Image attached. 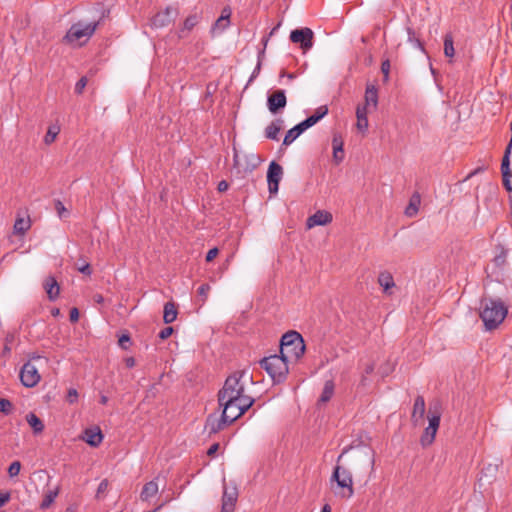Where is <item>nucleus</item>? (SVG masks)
Here are the masks:
<instances>
[{"instance_id": "nucleus-1", "label": "nucleus", "mask_w": 512, "mask_h": 512, "mask_svg": "<svg viewBox=\"0 0 512 512\" xmlns=\"http://www.w3.org/2000/svg\"><path fill=\"white\" fill-rule=\"evenodd\" d=\"M349 452V448H344L336 460L330 482L336 483L334 494L341 499H350L354 495L353 476L349 467L341 464L345 455Z\"/></svg>"}, {"instance_id": "nucleus-2", "label": "nucleus", "mask_w": 512, "mask_h": 512, "mask_svg": "<svg viewBox=\"0 0 512 512\" xmlns=\"http://www.w3.org/2000/svg\"><path fill=\"white\" fill-rule=\"evenodd\" d=\"M99 21L85 22L80 20L71 25L62 41L72 46H82L94 35Z\"/></svg>"}, {"instance_id": "nucleus-3", "label": "nucleus", "mask_w": 512, "mask_h": 512, "mask_svg": "<svg viewBox=\"0 0 512 512\" xmlns=\"http://www.w3.org/2000/svg\"><path fill=\"white\" fill-rule=\"evenodd\" d=\"M349 466L354 469L358 476L366 477L365 482H367L370 479V475L374 472V452L365 447L353 450L349 458Z\"/></svg>"}, {"instance_id": "nucleus-4", "label": "nucleus", "mask_w": 512, "mask_h": 512, "mask_svg": "<svg viewBox=\"0 0 512 512\" xmlns=\"http://www.w3.org/2000/svg\"><path fill=\"white\" fill-rule=\"evenodd\" d=\"M245 370L236 371L231 374L224 382L222 389L218 393V401H224L231 398L233 401H238L243 398H252L244 393V383L242 379L246 376Z\"/></svg>"}, {"instance_id": "nucleus-5", "label": "nucleus", "mask_w": 512, "mask_h": 512, "mask_svg": "<svg viewBox=\"0 0 512 512\" xmlns=\"http://www.w3.org/2000/svg\"><path fill=\"white\" fill-rule=\"evenodd\" d=\"M481 308L480 317L487 330L495 329L502 323L507 314L505 306L501 302L492 299L483 300Z\"/></svg>"}, {"instance_id": "nucleus-6", "label": "nucleus", "mask_w": 512, "mask_h": 512, "mask_svg": "<svg viewBox=\"0 0 512 512\" xmlns=\"http://www.w3.org/2000/svg\"><path fill=\"white\" fill-rule=\"evenodd\" d=\"M288 358L280 355H271L261 360V367L269 374L273 382L280 383L286 379L288 374Z\"/></svg>"}, {"instance_id": "nucleus-7", "label": "nucleus", "mask_w": 512, "mask_h": 512, "mask_svg": "<svg viewBox=\"0 0 512 512\" xmlns=\"http://www.w3.org/2000/svg\"><path fill=\"white\" fill-rule=\"evenodd\" d=\"M305 352V344L302 336L296 331H290L281 338L280 353L288 359L295 360L303 356Z\"/></svg>"}, {"instance_id": "nucleus-8", "label": "nucleus", "mask_w": 512, "mask_h": 512, "mask_svg": "<svg viewBox=\"0 0 512 512\" xmlns=\"http://www.w3.org/2000/svg\"><path fill=\"white\" fill-rule=\"evenodd\" d=\"M253 398H243L242 401H233L230 399L218 401L219 405L223 408V419L229 421V424L241 417L253 404Z\"/></svg>"}, {"instance_id": "nucleus-9", "label": "nucleus", "mask_w": 512, "mask_h": 512, "mask_svg": "<svg viewBox=\"0 0 512 512\" xmlns=\"http://www.w3.org/2000/svg\"><path fill=\"white\" fill-rule=\"evenodd\" d=\"M441 419L440 406L436 403L434 406H430L428 421L429 424L425 428L421 438L420 443L423 447L429 446L433 443L436 433L438 431Z\"/></svg>"}, {"instance_id": "nucleus-10", "label": "nucleus", "mask_w": 512, "mask_h": 512, "mask_svg": "<svg viewBox=\"0 0 512 512\" xmlns=\"http://www.w3.org/2000/svg\"><path fill=\"white\" fill-rule=\"evenodd\" d=\"M40 379L41 376L38 368L33 361H28L23 365L20 371V380L24 386L34 387L39 383Z\"/></svg>"}, {"instance_id": "nucleus-11", "label": "nucleus", "mask_w": 512, "mask_h": 512, "mask_svg": "<svg viewBox=\"0 0 512 512\" xmlns=\"http://www.w3.org/2000/svg\"><path fill=\"white\" fill-rule=\"evenodd\" d=\"M313 37L314 33L310 28L295 29L290 34V40L299 43L304 52L312 48Z\"/></svg>"}, {"instance_id": "nucleus-12", "label": "nucleus", "mask_w": 512, "mask_h": 512, "mask_svg": "<svg viewBox=\"0 0 512 512\" xmlns=\"http://www.w3.org/2000/svg\"><path fill=\"white\" fill-rule=\"evenodd\" d=\"M283 175L281 165L276 162H271L267 172L268 189L271 194L278 192L279 182Z\"/></svg>"}, {"instance_id": "nucleus-13", "label": "nucleus", "mask_w": 512, "mask_h": 512, "mask_svg": "<svg viewBox=\"0 0 512 512\" xmlns=\"http://www.w3.org/2000/svg\"><path fill=\"white\" fill-rule=\"evenodd\" d=\"M177 16V10L167 7L163 11L156 13L151 19V26L154 28H163L168 26Z\"/></svg>"}, {"instance_id": "nucleus-14", "label": "nucleus", "mask_w": 512, "mask_h": 512, "mask_svg": "<svg viewBox=\"0 0 512 512\" xmlns=\"http://www.w3.org/2000/svg\"><path fill=\"white\" fill-rule=\"evenodd\" d=\"M287 99L284 90H276L267 98V106L272 114L278 113L280 109L285 108Z\"/></svg>"}, {"instance_id": "nucleus-15", "label": "nucleus", "mask_w": 512, "mask_h": 512, "mask_svg": "<svg viewBox=\"0 0 512 512\" xmlns=\"http://www.w3.org/2000/svg\"><path fill=\"white\" fill-rule=\"evenodd\" d=\"M332 220L333 217L330 212L319 210L310 217H308L306 225L308 228H313L315 226H324L331 223Z\"/></svg>"}, {"instance_id": "nucleus-16", "label": "nucleus", "mask_w": 512, "mask_h": 512, "mask_svg": "<svg viewBox=\"0 0 512 512\" xmlns=\"http://www.w3.org/2000/svg\"><path fill=\"white\" fill-rule=\"evenodd\" d=\"M82 440L92 447H98L103 441V434L98 426L85 429Z\"/></svg>"}, {"instance_id": "nucleus-17", "label": "nucleus", "mask_w": 512, "mask_h": 512, "mask_svg": "<svg viewBox=\"0 0 512 512\" xmlns=\"http://www.w3.org/2000/svg\"><path fill=\"white\" fill-rule=\"evenodd\" d=\"M308 128H310V125L306 120H304L301 123L294 126L292 129H290L286 133L284 140H283V145H285V146L290 145Z\"/></svg>"}, {"instance_id": "nucleus-18", "label": "nucleus", "mask_w": 512, "mask_h": 512, "mask_svg": "<svg viewBox=\"0 0 512 512\" xmlns=\"http://www.w3.org/2000/svg\"><path fill=\"white\" fill-rule=\"evenodd\" d=\"M43 287L50 301H55L58 298L60 293V286L53 276H48L45 278Z\"/></svg>"}, {"instance_id": "nucleus-19", "label": "nucleus", "mask_w": 512, "mask_h": 512, "mask_svg": "<svg viewBox=\"0 0 512 512\" xmlns=\"http://www.w3.org/2000/svg\"><path fill=\"white\" fill-rule=\"evenodd\" d=\"M378 105V89L375 85L368 84L365 90L364 103L360 104V106H365L366 108L372 106L374 109L377 108Z\"/></svg>"}, {"instance_id": "nucleus-20", "label": "nucleus", "mask_w": 512, "mask_h": 512, "mask_svg": "<svg viewBox=\"0 0 512 512\" xmlns=\"http://www.w3.org/2000/svg\"><path fill=\"white\" fill-rule=\"evenodd\" d=\"M238 499V491L236 486L224 487L222 496V506L235 508Z\"/></svg>"}, {"instance_id": "nucleus-21", "label": "nucleus", "mask_w": 512, "mask_h": 512, "mask_svg": "<svg viewBox=\"0 0 512 512\" xmlns=\"http://www.w3.org/2000/svg\"><path fill=\"white\" fill-rule=\"evenodd\" d=\"M367 115L368 108H366L365 106L358 105L356 108V127L362 133H365L369 126Z\"/></svg>"}, {"instance_id": "nucleus-22", "label": "nucleus", "mask_w": 512, "mask_h": 512, "mask_svg": "<svg viewBox=\"0 0 512 512\" xmlns=\"http://www.w3.org/2000/svg\"><path fill=\"white\" fill-rule=\"evenodd\" d=\"M424 414H425V400H424L423 396L419 395L415 399L411 419L415 424H418L419 421H421L423 419Z\"/></svg>"}, {"instance_id": "nucleus-23", "label": "nucleus", "mask_w": 512, "mask_h": 512, "mask_svg": "<svg viewBox=\"0 0 512 512\" xmlns=\"http://www.w3.org/2000/svg\"><path fill=\"white\" fill-rule=\"evenodd\" d=\"M31 228V220L30 217H23L21 215H17L15 223L13 225V233L15 235L23 236L25 233Z\"/></svg>"}, {"instance_id": "nucleus-24", "label": "nucleus", "mask_w": 512, "mask_h": 512, "mask_svg": "<svg viewBox=\"0 0 512 512\" xmlns=\"http://www.w3.org/2000/svg\"><path fill=\"white\" fill-rule=\"evenodd\" d=\"M378 283L382 287L385 294L391 295V289L395 286L393 276L387 272H381L378 276Z\"/></svg>"}, {"instance_id": "nucleus-25", "label": "nucleus", "mask_w": 512, "mask_h": 512, "mask_svg": "<svg viewBox=\"0 0 512 512\" xmlns=\"http://www.w3.org/2000/svg\"><path fill=\"white\" fill-rule=\"evenodd\" d=\"M226 424H229V421H224L223 415L221 416L220 419L214 416H209L207 418L205 428L206 430H208L210 434H212L222 430Z\"/></svg>"}, {"instance_id": "nucleus-26", "label": "nucleus", "mask_w": 512, "mask_h": 512, "mask_svg": "<svg viewBox=\"0 0 512 512\" xmlns=\"http://www.w3.org/2000/svg\"><path fill=\"white\" fill-rule=\"evenodd\" d=\"M158 491V484L156 483V481L152 480L144 485L140 494V498L142 501H149L158 493Z\"/></svg>"}, {"instance_id": "nucleus-27", "label": "nucleus", "mask_w": 512, "mask_h": 512, "mask_svg": "<svg viewBox=\"0 0 512 512\" xmlns=\"http://www.w3.org/2000/svg\"><path fill=\"white\" fill-rule=\"evenodd\" d=\"M178 311L175 303L173 302H167L164 305V311H163V321L166 324H170L174 322L177 318Z\"/></svg>"}, {"instance_id": "nucleus-28", "label": "nucleus", "mask_w": 512, "mask_h": 512, "mask_svg": "<svg viewBox=\"0 0 512 512\" xmlns=\"http://www.w3.org/2000/svg\"><path fill=\"white\" fill-rule=\"evenodd\" d=\"M334 388H335V385H334L333 381H331V380L326 381L324 384L322 393L319 397L318 403L325 404L328 401H330V399L334 395Z\"/></svg>"}, {"instance_id": "nucleus-29", "label": "nucleus", "mask_w": 512, "mask_h": 512, "mask_svg": "<svg viewBox=\"0 0 512 512\" xmlns=\"http://www.w3.org/2000/svg\"><path fill=\"white\" fill-rule=\"evenodd\" d=\"M282 129V120H275L265 129V136L271 140H278V134Z\"/></svg>"}, {"instance_id": "nucleus-30", "label": "nucleus", "mask_w": 512, "mask_h": 512, "mask_svg": "<svg viewBox=\"0 0 512 512\" xmlns=\"http://www.w3.org/2000/svg\"><path fill=\"white\" fill-rule=\"evenodd\" d=\"M199 20H200V15H198V14H193V15L188 16L183 23V27L179 31V33H180L179 36L184 37L185 32L191 31L198 24Z\"/></svg>"}, {"instance_id": "nucleus-31", "label": "nucleus", "mask_w": 512, "mask_h": 512, "mask_svg": "<svg viewBox=\"0 0 512 512\" xmlns=\"http://www.w3.org/2000/svg\"><path fill=\"white\" fill-rule=\"evenodd\" d=\"M420 205V195L415 193L412 195L408 206L405 209V214L408 217H413L418 213Z\"/></svg>"}, {"instance_id": "nucleus-32", "label": "nucleus", "mask_w": 512, "mask_h": 512, "mask_svg": "<svg viewBox=\"0 0 512 512\" xmlns=\"http://www.w3.org/2000/svg\"><path fill=\"white\" fill-rule=\"evenodd\" d=\"M26 420L28 424L33 429L34 433L38 434L44 430V424L42 420L34 413H29L26 415Z\"/></svg>"}, {"instance_id": "nucleus-33", "label": "nucleus", "mask_w": 512, "mask_h": 512, "mask_svg": "<svg viewBox=\"0 0 512 512\" xmlns=\"http://www.w3.org/2000/svg\"><path fill=\"white\" fill-rule=\"evenodd\" d=\"M59 494V487H56L53 490H48L45 492L43 500L40 504L41 509H47L51 506V504L55 501L56 497Z\"/></svg>"}, {"instance_id": "nucleus-34", "label": "nucleus", "mask_w": 512, "mask_h": 512, "mask_svg": "<svg viewBox=\"0 0 512 512\" xmlns=\"http://www.w3.org/2000/svg\"><path fill=\"white\" fill-rule=\"evenodd\" d=\"M328 113V108L327 106H320L316 109L315 113L313 115H311L310 117H308L307 119H305L310 127H312L313 125H315L320 119H322L326 114Z\"/></svg>"}, {"instance_id": "nucleus-35", "label": "nucleus", "mask_w": 512, "mask_h": 512, "mask_svg": "<svg viewBox=\"0 0 512 512\" xmlns=\"http://www.w3.org/2000/svg\"><path fill=\"white\" fill-rule=\"evenodd\" d=\"M59 132H60L59 125H57V124L50 125L48 127L47 133L44 137L45 144L50 145L51 143H53L55 141L57 135L59 134Z\"/></svg>"}, {"instance_id": "nucleus-36", "label": "nucleus", "mask_w": 512, "mask_h": 512, "mask_svg": "<svg viewBox=\"0 0 512 512\" xmlns=\"http://www.w3.org/2000/svg\"><path fill=\"white\" fill-rule=\"evenodd\" d=\"M444 54L449 58H452L455 54L454 41L451 34H446L444 37Z\"/></svg>"}, {"instance_id": "nucleus-37", "label": "nucleus", "mask_w": 512, "mask_h": 512, "mask_svg": "<svg viewBox=\"0 0 512 512\" xmlns=\"http://www.w3.org/2000/svg\"><path fill=\"white\" fill-rule=\"evenodd\" d=\"M230 25V20L219 17L211 28V33H222Z\"/></svg>"}, {"instance_id": "nucleus-38", "label": "nucleus", "mask_w": 512, "mask_h": 512, "mask_svg": "<svg viewBox=\"0 0 512 512\" xmlns=\"http://www.w3.org/2000/svg\"><path fill=\"white\" fill-rule=\"evenodd\" d=\"M408 41L413 44L415 47L419 48L421 51H424V46L419 38L416 37L415 32L411 28H407Z\"/></svg>"}, {"instance_id": "nucleus-39", "label": "nucleus", "mask_w": 512, "mask_h": 512, "mask_svg": "<svg viewBox=\"0 0 512 512\" xmlns=\"http://www.w3.org/2000/svg\"><path fill=\"white\" fill-rule=\"evenodd\" d=\"M497 470H498L497 464H488L487 466H485L483 468L481 473H482L483 477H489L491 480L495 477Z\"/></svg>"}, {"instance_id": "nucleus-40", "label": "nucleus", "mask_w": 512, "mask_h": 512, "mask_svg": "<svg viewBox=\"0 0 512 512\" xmlns=\"http://www.w3.org/2000/svg\"><path fill=\"white\" fill-rule=\"evenodd\" d=\"M0 412L9 415L13 412V404L5 398H0Z\"/></svg>"}, {"instance_id": "nucleus-41", "label": "nucleus", "mask_w": 512, "mask_h": 512, "mask_svg": "<svg viewBox=\"0 0 512 512\" xmlns=\"http://www.w3.org/2000/svg\"><path fill=\"white\" fill-rule=\"evenodd\" d=\"M211 290V287L209 284H202L199 288H198V296L200 297L201 299V304H204L208 298V294Z\"/></svg>"}, {"instance_id": "nucleus-42", "label": "nucleus", "mask_w": 512, "mask_h": 512, "mask_svg": "<svg viewBox=\"0 0 512 512\" xmlns=\"http://www.w3.org/2000/svg\"><path fill=\"white\" fill-rule=\"evenodd\" d=\"M390 61L388 59L384 60L381 64V72L383 74V81L387 83L389 80V72H390Z\"/></svg>"}, {"instance_id": "nucleus-43", "label": "nucleus", "mask_w": 512, "mask_h": 512, "mask_svg": "<svg viewBox=\"0 0 512 512\" xmlns=\"http://www.w3.org/2000/svg\"><path fill=\"white\" fill-rule=\"evenodd\" d=\"M21 469V463L19 461H14L10 464L8 468V474L10 477H15L19 474Z\"/></svg>"}, {"instance_id": "nucleus-44", "label": "nucleus", "mask_w": 512, "mask_h": 512, "mask_svg": "<svg viewBox=\"0 0 512 512\" xmlns=\"http://www.w3.org/2000/svg\"><path fill=\"white\" fill-rule=\"evenodd\" d=\"M55 210L60 218L66 217L68 215V211L65 208L64 204L60 200L55 201Z\"/></svg>"}, {"instance_id": "nucleus-45", "label": "nucleus", "mask_w": 512, "mask_h": 512, "mask_svg": "<svg viewBox=\"0 0 512 512\" xmlns=\"http://www.w3.org/2000/svg\"><path fill=\"white\" fill-rule=\"evenodd\" d=\"M87 82H88V80L86 77H81L75 85V92L77 94H81L83 92L84 88L86 87Z\"/></svg>"}, {"instance_id": "nucleus-46", "label": "nucleus", "mask_w": 512, "mask_h": 512, "mask_svg": "<svg viewBox=\"0 0 512 512\" xmlns=\"http://www.w3.org/2000/svg\"><path fill=\"white\" fill-rule=\"evenodd\" d=\"M333 158L336 163H340L344 158L343 147H337L333 149Z\"/></svg>"}, {"instance_id": "nucleus-47", "label": "nucleus", "mask_w": 512, "mask_h": 512, "mask_svg": "<svg viewBox=\"0 0 512 512\" xmlns=\"http://www.w3.org/2000/svg\"><path fill=\"white\" fill-rule=\"evenodd\" d=\"M173 328L172 327H165L164 329H162L160 332H159V338L162 339V340H165L167 338H169L172 333H173Z\"/></svg>"}, {"instance_id": "nucleus-48", "label": "nucleus", "mask_w": 512, "mask_h": 512, "mask_svg": "<svg viewBox=\"0 0 512 512\" xmlns=\"http://www.w3.org/2000/svg\"><path fill=\"white\" fill-rule=\"evenodd\" d=\"M218 253H219L218 248L214 247V248L210 249L206 254V261L211 262L212 260H214L217 257Z\"/></svg>"}, {"instance_id": "nucleus-49", "label": "nucleus", "mask_w": 512, "mask_h": 512, "mask_svg": "<svg viewBox=\"0 0 512 512\" xmlns=\"http://www.w3.org/2000/svg\"><path fill=\"white\" fill-rule=\"evenodd\" d=\"M78 271L85 274V275H90L92 270H91V267L88 263H84L82 264L81 266H78Z\"/></svg>"}, {"instance_id": "nucleus-50", "label": "nucleus", "mask_w": 512, "mask_h": 512, "mask_svg": "<svg viewBox=\"0 0 512 512\" xmlns=\"http://www.w3.org/2000/svg\"><path fill=\"white\" fill-rule=\"evenodd\" d=\"M108 480L104 479L100 482L99 486H98V489H97V495L99 494H102L104 492H106L107 488H108Z\"/></svg>"}, {"instance_id": "nucleus-51", "label": "nucleus", "mask_w": 512, "mask_h": 512, "mask_svg": "<svg viewBox=\"0 0 512 512\" xmlns=\"http://www.w3.org/2000/svg\"><path fill=\"white\" fill-rule=\"evenodd\" d=\"M78 397V393L75 389H70L68 391V395H67V400L70 402V403H73L76 401Z\"/></svg>"}, {"instance_id": "nucleus-52", "label": "nucleus", "mask_w": 512, "mask_h": 512, "mask_svg": "<svg viewBox=\"0 0 512 512\" xmlns=\"http://www.w3.org/2000/svg\"><path fill=\"white\" fill-rule=\"evenodd\" d=\"M69 317H70V321L71 322H77L78 319H79V311H78V309L77 308H72L70 310Z\"/></svg>"}, {"instance_id": "nucleus-53", "label": "nucleus", "mask_w": 512, "mask_h": 512, "mask_svg": "<svg viewBox=\"0 0 512 512\" xmlns=\"http://www.w3.org/2000/svg\"><path fill=\"white\" fill-rule=\"evenodd\" d=\"M231 9L230 7H224L221 11V15L220 17L225 19V20H230V17H231Z\"/></svg>"}, {"instance_id": "nucleus-54", "label": "nucleus", "mask_w": 512, "mask_h": 512, "mask_svg": "<svg viewBox=\"0 0 512 512\" xmlns=\"http://www.w3.org/2000/svg\"><path fill=\"white\" fill-rule=\"evenodd\" d=\"M10 500L9 493L0 492V508L3 507Z\"/></svg>"}, {"instance_id": "nucleus-55", "label": "nucleus", "mask_w": 512, "mask_h": 512, "mask_svg": "<svg viewBox=\"0 0 512 512\" xmlns=\"http://www.w3.org/2000/svg\"><path fill=\"white\" fill-rule=\"evenodd\" d=\"M511 177L512 176L502 177L503 178V185H504L505 189L507 191H509V192L512 191V185H511V181H510Z\"/></svg>"}, {"instance_id": "nucleus-56", "label": "nucleus", "mask_w": 512, "mask_h": 512, "mask_svg": "<svg viewBox=\"0 0 512 512\" xmlns=\"http://www.w3.org/2000/svg\"><path fill=\"white\" fill-rule=\"evenodd\" d=\"M219 449V444L218 443H214L213 445L210 446V448L208 449L207 451V454L209 456H214L216 454V452L218 451Z\"/></svg>"}, {"instance_id": "nucleus-57", "label": "nucleus", "mask_w": 512, "mask_h": 512, "mask_svg": "<svg viewBox=\"0 0 512 512\" xmlns=\"http://www.w3.org/2000/svg\"><path fill=\"white\" fill-rule=\"evenodd\" d=\"M228 188L229 184L224 180L220 181L217 187L219 192H225Z\"/></svg>"}, {"instance_id": "nucleus-58", "label": "nucleus", "mask_w": 512, "mask_h": 512, "mask_svg": "<svg viewBox=\"0 0 512 512\" xmlns=\"http://www.w3.org/2000/svg\"><path fill=\"white\" fill-rule=\"evenodd\" d=\"M130 341V338L128 335H122L120 338H119V345L123 348H126L125 346V343L129 342Z\"/></svg>"}, {"instance_id": "nucleus-59", "label": "nucleus", "mask_w": 512, "mask_h": 512, "mask_svg": "<svg viewBox=\"0 0 512 512\" xmlns=\"http://www.w3.org/2000/svg\"><path fill=\"white\" fill-rule=\"evenodd\" d=\"M332 144H333V149H335L337 147H343V142L336 137L333 138Z\"/></svg>"}, {"instance_id": "nucleus-60", "label": "nucleus", "mask_w": 512, "mask_h": 512, "mask_svg": "<svg viewBox=\"0 0 512 512\" xmlns=\"http://www.w3.org/2000/svg\"><path fill=\"white\" fill-rule=\"evenodd\" d=\"M126 365L127 367L131 368L135 365V360L134 358L130 357V358H127L126 359Z\"/></svg>"}, {"instance_id": "nucleus-61", "label": "nucleus", "mask_w": 512, "mask_h": 512, "mask_svg": "<svg viewBox=\"0 0 512 512\" xmlns=\"http://www.w3.org/2000/svg\"><path fill=\"white\" fill-rule=\"evenodd\" d=\"M373 370H374V365H373V364H368V365L366 366V368H365V373H366V374H370V373H372V372H373Z\"/></svg>"}, {"instance_id": "nucleus-62", "label": "nucleus", "mask_w": 512, "mask_h": 512, "mask_svg": "<svg viewBox=\"0 0 512 512\" xmlns=\"http://www.w3.org/2000/svg\"><path fill=\"white\" fill-rule=\"evenodd\" d=\"M220 512H234V508L225 507V506L221 505V511Z\"/></svg>"}, {"instance_id": "nucleus-63", "label": "nucleus", "mask_w": 512, "mask_h": 512, "mask_svg": "<svg viewBox=\"0 0 512 512\" xmlns=\"http://www.w3.org/2000/svg\"><path fill=\"white\" fill-rule=\"evenodd\" d=\"M321 512H331V507L328 504H325L322 507Z\"/></svg>"}, {"instance_id": "nucleus-64", "label": "nucleus", "mask_w": 512, "mask_h": 512, "mask_svg": "<svg viewBox=\"0 0 512 512\" xmlns=\"http://www.w3.org/2000/svg\"><path fill=\"white\" fill-rule=\"evenodd\" d=\"M108 402V397L105 395H102L100 398V403L105 405Z\"/></svg>"}]
</instances>
